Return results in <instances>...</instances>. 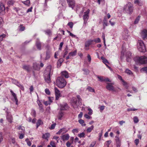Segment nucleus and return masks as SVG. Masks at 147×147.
Masks as SVG:
<instances>
[{"label":"nucleus","mask_w":147,"mask_h":147,"mask_svg":"<svg viewBox=\"0 0 147 147\" xmlns=\"http://www.w3.org/2000/svg\"><path fill=\"white\" fill-rule=\"evenodd\" d=\"M19 134H20V135L19 136V138L20 139H23L24 136V134H20V133H19Z\"/></svg>","instance_id":"60"},{"label":"nucleus","mask_w":147,"mask_h":147,"mask_svg":"<svg viewBox=\"0 0 147 147\" xmlns=\"http://www.w3.org/2000/svg\"><path fill=\"white\" fill-rule=\"evenodd\" d=\"M57 85L59 88H62L64 87L66 84L65 80L62 77H58L56 80Z\"/></svg>","instance_id":"3"},{"label":"nucleus","mask_w":147,"mask_h":147,"mask_svg":"<svg viewBox=\"0 0 147 147\" xmlns=\"http://www.w3.org/2000/svg\"><path fill=\"white\" fill-rule=\"evenodd\" d=\"M62 3H61L62 6L61 9L64 10L65 9V1L64 0H62Z\"/></svg>","instance_id":"29"},{"label":"nucleus","mask_w":147,"mask_h":147,"mask_svg":"<svg viewBox=\"0 0 147 147\" xmlns=\"http://www.w3.org/2000/svg\"><path fill=\"white\" fill-rule=\"evenodd\" d=\"M5 5L2 2H0V14L3 15L5 13Z\"/></svg>","instance_id":"7"},{"label":"nucleus","mask_w":147,"mask_h":147,"mask_svg":"<svg viewBox=\"0 0 147 147\" xmlns=\"http://www.w3.org/2000/svg\"><path fill=\"white\" fill-rule=\"evenodd\" d=\"M112 19H111L109 21V22L112 26H113L115 25V22L114 21H112Z\"/></svg>","instance_id":"57"},{"label":"nucleus","mask_w":147,"mask_h":147,"mask_svg":"<svg viewBox=\"0 0 147 147\" xmlns=\"http://www.w3.org/2000/svg\"><path fill=\"white\" fill-rule=\"evenodd\" d=\"M34 88L33 86H30L29 88V90L30 91V92L31 94H32V92H33L34 90Z\"/></svg>","instance_id":"53"},{"label":"nucleus","mask_w":147,"mask_h":147,"mask_svg":"<svg viewBox=\"0 0 147 147\" xmlns=\"http://www.w3.org/2000/svg\"><path fill=\"white\" fill-rule=\"evenodd\" d=\"M107 85L106 86V88L109 90L112 91L113 92H116V90L114 88L113 84L112 83H107Z\"/></svg>","instance_id":"8"},{"label":"nucleus","mask_w":147,"mask_h":147,"mask_svg":"<svg viewBox=\"0 0 147 147\" xmlns=\"http://www.w3.org/2000/svg\"><path fill=\"white\" fill-rule=\"evenodd\" d=\"M83 71L84 72V74L87 75L90 72L89 70L88 69H83Z\"/></svg>","instance_id":"44"},{"label":"nucleus","mask_w":147,"mask_h":147,"mask_svg":"<svg viewBox=\"0 0 147 147\" xmlns=\"http://www.w3.org/2000/svg\"><path fill=\"white\" fill-rule=\"evenodd\" d=\"M69 7L73 9L75 6V2L74 0H67Z\"/></svg>","instance_id":"10"},{"label":"nucleus","mask_w":147,"mask_h":147,"mask_svg":"<svg viewBox=\"0 0 147 147\" xmlns=\"http://www.w3.org/2000/svg\"><path fill=\"white\" fill-rule=\"evenodd\" d=\"M14 3V1L13 0L9 1L7 2V4L9 6L13 5Z\"/></svg>","instance_id":"39"},{"label":"nucleus","mask_w":147,"mask_h":147,"mask_svg":"<svg viewBox=\"0 0 147 147\" xmlns=\"http://www.w3.org/2000/svg\"><path fill=\"white\" fill-rule=\"evenodd\" d=\"M63 115V113L61 111H60L59 112L58 117V119L59 120H61V118Z\"/></svg>","instance_id":"27"},{"label":"nucleus","mask_w":147,"mask_h":147,"mask_svg":"<svg viewBox=\"0 0 147 147\" xmlns=\"http://www.w3.org/2000/svg\"><path fill=\"white\" fill-rule=\"evenodd\" d=\"M8 110V109L7 108L6 110L5 111L7 114L6 118L7 119L8 121L10 122V123H11L12 122L13 117L11 115H9V114Z\"/></svg>","instance_id":"9"},{"label":"nucleus","mask_w":147,"mask_h":147,"mask_svg":"<svg viewBox=\"0 0 147 147\" xmlns=\"http://www.w3.org/2000/svg\"><path fill=\"white\" fill-rule=\"evenodd\" d=\"M140 16H138V17L136 18L135 20L134 21V24H136L138 23L140 20Z\"/></svg>","instance_id":"45"},{"label":"nucleus","mask_w":147,"mask_h":147,"mask_svg":"<svg viewBox=\"0 0 147 147\" xmlns=\"http://www.w3.org/2000/svg\"><path fill=\"white\" fill-rule=\"evenodd\" d=\"M133 120L134 123H137L139 121V120L138 117L136 116L134 117Z\"/></svg>","instance_id":"43"},{"label":"nucleus","mask_w":147,"mask_h":147,"mask_svg":"<svg viewBox=\"0 0 147 147\" xmlns=\"http://www.w3.org/2000/svg\"><path fill=\"white\" fill-rule=\"evenodd\" d=\"M101 59L102 60V61L103 63H105L106 65L107 64V63H109V62L108 61L103 57H101Z\"/></svg>","instance_id":"33"},{"label":"nucleus","mask_w":147,"mask_h":147,"mask_svg":"<svg viewBox=\"0 0 147 147\" xmlns=\"http://www.w3.org/2000/svg\"><path fill=\"white\" fill-rule=\"evenodd\" d=\"M45 34L47 35H50L51 34V32L50 30H47L45 31Z\"/></svg>","instance_id":"47"},{"label":"nucleus","mask_w":147,"mask_h":147,"mask_svg":"<svg viewBox=\"0 0 147 147\" xmlns=\"http://www.w3.org/2000/svg\"><path fill=\"white\" fill-rule=\"evenodd\" d=\"M97 78L99 80V81L101 82H103L104 81V79L102 76H97Z\"/></svg>","instance_id":"46"},{"label":"nucleus","mask_w":147,"mask_h":147,"mask_svg":"<svg viewBox=\"0 0 147 147\" xmlns=\"http://www.w3.org/2000/svg\"><path fill=\"white\" fill-rule=\"evenodd\" d=\"M13 9L16 11V12L18 13V14L20 15H21L20 14L19 12V11L20 10V9L19 8L15 7L13 8Z\"/></svg>","instance_id":"51"},{"label":"nucleus","mask_w":147,"mask_h":147,"mask_svg":"<svg viewBox=\"0 0 147 147\" xmlns=\"http://www.w3.org/2000/svg\"><path fill=\"white\" fill-rule=\"evenodd\" d=\"M138 44L140 46H144L145 45L143 41L140 40H138Z\"/></svg>","instance_id":"37"},{"label":"nucleus","mask_w":147,"mask_h":147,"mask_svg":"<svg viewBox=\"0 0 147 147\" xmlns=\"http://www.w3.org/2000/svg\"><path fill=\"white\" fill-rule=\"evenodd\" d=\"M94 43L93 40H89L85 42V46H89L93 45Z\"/></svg>","instance_id":"20"},{"label":"nucleus","mask_w":147,"mask_h":147,"mask_svg":"<svg viewBox=\"0 0 147 147\" xmlns=\"http://www.w3.org/2000/svg\"><path fill=\"white\" fill-rule=\"evenodd\" d=\"M117 147H120L121 146V142L120 139H115Z\"/></svg>","instance_id":"26"},{"label":"nucleus","mask_w":147,"mask_h":147,"mask_svg":"<svg viewBox=\"0 0 147 147\" xmlns=\"http://www.w3.org/2000/svg\"><path fill=\"white\" fill-rule=\"evenodd\" d=\"M18 129L19 130H22L23 132L25 131L24 127L20 126L19 127Z\"/></svg>","instance_id":"61"},{"label":"nucleus","mask_w":147,"mask_h":147,"mask_svg":"<svg viewBox=\"0 0 147 147\" xmlns=\"http://www.w3.org/2000/svg\"><path fill=\"white\" fill-rule=\"evenodd\" d=\"M68 49V47H66L65 49V52L64 53V55L63 56V57H64L65 56V55H66L68 53V52L67 50Z\"/></svg>","instance_id":"49"},{"label":"nucleus","mask_w":147,"mask_h":147,"mask_svg":"<svg viewBox=\"0 0 147 147\" xmlns=\"http://www.w3.org/2000/svg\"><path fill=\"white\" fill-rule=\"evenodd\" d=\"M103 22V25L104 27V28H105L106 26H108V22L106 18H104Z\"/></svg>","instance_id":"32"},{"label":"nucleus","mask_w":147,"mask_h":147,"mask_svg":"<svg viewBox=\"0 0 147 147\" xmlns=\"http://www.w3.org/2000/svg\"><path fill=\"white\" fill-rule=\"evenodd\" d=\"M42 124L43 122L40 119L38 120L37 122L36 123V128H37L40 125Z\"/></svg>","instance_id":"28"},{"label":"nucleus","mask_w":147,"mask_h":147,"mask_svg":"<svg viewBox=\"0 0 147 147\" xmlns=\"http://www.w3.org/2000/svg\"><path fill=\"white\" fill-rule=\"evenodd\" d=\"M78 129L77 128L74 129H73L72 131V132L75 134V133H77L78 132Z\"/></svg>","instance_id":"59"},{"label":"nucleus","mask_w":147,"mask_h":147,"mask_svg":"<svg viewBox=\"0 0 147 147\" xmlns=\"http://www.w3.org/2000/svg\"><path fill=\"white\" fill-rule=\"evenodd\" d=\"M69 138V136L68 134H67L61 136V138L63 141L68 140Z\"/></svg>","instance_id":"19"},{"label":"nucleus","mask_w":147,"mask_h":147,"mask_svg":"<svg viewBox=\"0 0 147 147\" xmlns=\"http://www.w3.org/2000/svg\"><path fill=\"white\" fill-rule=\"evenodd\" d=\"M49 98V105H50L51 103L52 102V100L53 99V97H48Z\"/></svg>","instance_id":"48"},{"label":"nucleus","mask_w":147,"mask_h":147,"mask_svg":"<svg viewBox=\"0 0 147 147\" xmlns=\"http://www.w3.org/2000/svg\"><path fill=\"white\" fill-rule=\"evenodd\" d=\"M61 74L62 76V78L64 77L66 78H68L69 77L68 72L66 71H62L61 73Z\"/></svg>","instance_id":"17"},{"label":"nucleus","mask_w":147,"mask_h":147,"mask_svg":"<svg viewBox=\"0 0 147 147\" xmlns=\"http://www.w3.org/2000/svg\"><path fill=\"white\" fill-rule=\"evenodd\" d=\"M72 105L74 108L78 107V105L77 104V100L76 98H73L72 102Z\"/></svg>","instance_id":"16"},{"label":"nucleus","mask_w":147,"mask_h":147,"mask_svg":"<svg viewBox=\"0 0 147 147\" xmlns=\"http://www.w3.org/2000/svg\"><path fill=\"white\" fill-rule=\"evenodd\" d=\"M10 92L12 96L13 97L14 99V100L16 102V105H18V100L16 94L12 90H11L10 91Z\"/></svg>","instance_id":"14"},{"label":"nucleus","mask_w":147,"mask_h":147,"mask_svg":"<svg viewBox=\"0 0 147 147\" xmlns=\"http://www.w3.org/2000/svg\"><path fill=\"white\" fill-rule=\"evenodd\" d=\"M123 83V84L124 86L126 88H127L128 86L127 85V83L124 80H123L122 81Z\"/></svg>","instance_id":"63"},{"label":"nucleus","mask_w":147,"mask_h":147,"mask_svg":"<svg viewBox=\"0 0 147 147\" xmlns=\"http://www.w3.org/2000/svg\"><path fill=\"white\" fill-rule=\"evenodd\" d=\"M141 71L145 72V73L147 74V67H145L142 68L141 69Z\"/></svg>","instance_id":"55"},{"label":"nucleus","mask_w":147,"mask_h":147,"mask_svg":"<svg viewBox=\"0 0 147 147\" xmlns=\"http://www.w3.org/2000/svg\"><path fill=\"white\" fill-rule=\"evenodd\" d=\"M67 25L69 26L70 28H72L73 26V24L72 22H69L68 23Z\"/></svg>","instance_id":"56"},{"label":"nucleus","mask_w":147,"mask_h":147,"mask_svg":"<svg viewBox=\"0 0 147 147\" xmlns=\"http://www.w3.org/2000/svg\"><path fill=\"white\" fill-rule=\"evenodd\" d=\"M45 93L47 95H49L50 94V92L48 88H46L45 90Z\"/></svg>","instance_id":"52"},{"label":"nucleus","mask_w":147,"mask_h":147,"mask_svg":"<svg viewBox=\"0 0 147 147\" xmlns=\"http://www.w3.org/2000/svg\"><path fill=\"white\" fill-rule=\"evenodd\" d=\"M125 72L129 75H131L132 74V72L128 69H126Z\"/></svg>","instance_id":"41"},{"label":"nucleus","mask_w":147,"mask_h":147,"mask_svg":"<svg viewBox=\"0 0 147 147\" xmlns=\"http://www.w3.org/2000/svg\"><path fill=\"white\" fill-rule=\"evenodd\" d=\"M37 102L39 107L40 110L42 112H43L44 109L43 107V106L41 103L40 102V100L39 99H37Z\"/></svg>","instance_id":"18"},{"label":"nucleus","mask_w":147,"mask_h":147,"mask_svg":"<svg viewBox=\"0 0 147 147\" xmlns=\"http://www.w3.org/2000/svg\"><path fill=\"white\" fill-rule=\"evenodd\" d=\"M134 3L139 6H141L143 4V2L141 0H136L134 1Z\"/></svg>","instance_id":"24"},{"label":"nucleus","mask_w":147,"mask_h":147,"mask_svg":"<svg viewBox=\"0 0 147 147\" xmlns=\"http://www.w3.org/2000/svg\"><path fill=\"white\" fill-rule=\"evenodd\" d=\"M84 117L88 119H90L91 118V117L90 116L87 114H86L84 115Z\"/></svg>","instance_id":"62"},{"label":"nucleus","mask_w":147,"mask_h":147,"mask_svg":"<svg viewBox=\"0 0 147 147\" xmlns=\"http://www.w3.org/2000/svg\"><path fill=\"white\" fill-rule=\"evenodd\" d=\"M94 127L93 125L91 126L90 127H88L87 129V131L88 133H90L93 129Z\"/></svg>","instance_id":"35"},{"label":"nucleus","mask_w":147,"mask_h":147,"mask_svg":"<svg viewBox=\"0 0 147 147\" xmlns=\"http://www.w3.org/2000/svg\"><path fill=\"white\" fill-rule=\"evenodd\" d=\"M50 136V134L49 133L43 134L42 138L48 141Z\"/></svg>","instance_id":"15"},{"label":"nucleus","mask_w":147,"mask_h":147,"mask_svg":"<svg viewBox=\"0 0 147 147\" xmlns=\"http://www.w3.org/2000/svg\"><path fill=\"white\" fill-rule=\"evenodd\" d=\"M134 60L137 64H145L147 62V58L145 56L140 57H136Z\"/></svg>","instance_id":"2"},{"label":"nucleus","mask_w":147,"mask_h":147,"mask_svg":"<svg viewBox=\"0 0 147 147\" xmlns=\"http://www.w3.org/2000/svg\"><path fill=\"white\" fill-rule=\"evenodd\" d=\"M90 9H88L86 11L84 12V14L83 16V19L84 20V24L85 25L87 23V22L89 18V14Z\"/></svg>","instance_id":"5"},{"label":"nucleus","mask_w":147,"mask_h":147,"mask_svg":"<svg viewBox=\"0 0 147 147\" xmlns=\"http://www.w3.org/2000/svg\"><path fill=\"white\" fill-rule=\"evenodd\" d=\"M60 108L61 110H66L68 109L67 104L66 103L61 104L60 106Z\"/></svg>","instance_id":"13"},{"label":"nucleus","mask_w":147,"mask_h":147,"mask_svg":"<svg viewBox=\"0 0 147 147\" xmlns=\"http://www.w3.org/2000/svg\"><path fill=\"white\" fill-rule=\"evenodd\" d=\"M55 99L57 100H58L59 97L61 96L60 91L56 87L55 88Z\"/></svg>","instance_id":"11"},{"label":"nucleus","mask_w":147,"mask_h":147,"mask_svg":"<svg viewBox=\"0 0 147 147\" xmlns=\"http://www.w3.org/2000/svg\"><path fill=\"white\" fill-rule=\"evenodd\" d=\"M50 57V53L49 51H47L46 53V57L45 58V60L49 59Z\"/></svg>","instance_id":"40"},{"label":"nucleus","mask_w":147,"mask_h":147,"mask_svg":"<svg viewBox=\"0 0 147 147\" xmlns=\"http://www.w3.org/2000/svg\"><path fill=\"white\" fill-rule=\"evenodd\" d=\"M134 142L136 144V146H137L139 143V140L138 139H136L134 140Z\"/></svg>","instance_id":"64"},{"label":"nucleus","mask_w":147,"mask_h":147,"mask_svg":"<svg viewBox=\"0 0 147 147\" xmlns=\"http://www.w3.org/2000/svg\"><path fill=\"white\" fill-rule=\"evenodd\" d=\"M139 51L141 52H145L146 51V47H138Z\"/></svg>","instance_id":"22"},{"label":"nucleus","mask_w":147,"mask_h":147,"mask_svg":"<svg viewBox=\"0 0 147 147\" xmlns=\"http://www.w3.org/2000/svg\"><path fill=\"white\" fill-rule=\"evenodd\" d=\"M78 121L83 126H85L86 125V124L84 123V121L82 119H80Z\"/></svg>","instance_id":"34"},{"label":"nucleus","mask_w":147,"mask_h":147,"mask_svg":"<svg viewBox=\"0 0 147 147\" xmlns=\"http://www.w3.org/2000/svg\"><path fill=\"white\" fill-rule=\"evenodd\" d=\"M5 35L4 34L0 35V41H1L3 40V38H5Z\"/></svg>","instance_id":"58"},{"label":"nucleus","mask_w":147,"mask_h":147,"mask_svg":"<svg viewBox=\"0 0 147 147\" xmlns=\"http://www.w3.org/2000/svg\"><path fill=\"white\" fill-rule=\"evenodd\" d=\"M87 89L90 92H95V90L94 89L90 86L88 87Z\"/></svg>","instance_id":"38"},{"label":"nucleus","mask_w":147,"mask_h":147,"mask_svg":"<svg viewBox=\"0 0 147 147\" xmlns=\"http://www.w3.org/2000/svg\"><path fill=\"white\" fill-rule=\"evenodd\" d=\"M88 110L89 111L88 113V114L90 115H92L93 112L91 108H89L88 109Z\"/></svg>","instance_id":"50"},{"label":"nucleus","mask_w":147,"mask_h":147,"mask_svg":"<svg viewBox=\"0 0 147 147\" xmlns=\"http://www.w3.org/2000/svg\"><path fill=\"white\" fill-rule=\"evenodd\" d=\"M78 136L80 138H85V133L83 132L80 134H78Z\"/></svg>","instance_id":"36"},{"label":"nucleus","mask_w":147,"mask_h":147,"mask_svg":"<svg viewBox=\"0 0 147 147\" xmlns=\"http://www.w3.org/2000/svg\"><path fill=\"white\" fill-rule=\"evenodd\" d=\"M122 51H121V58L122 59L123 57L124 53L126 52V60L127 62H130L131 61V59L132 57V53L130 51H128L126 52L125 47H122Z\"/></svg>","instance_id":"1"},{"label":"nucleus","mask_w":147,"mask_h":147,"mask_svg":"<svg viewBox=\"0 0 147 147\" xmlns=\"http://www.w3.org/2000/svg\"><path fill=\"white\" fill-rule=\"evenodd\" d=\"M77 54V51L75 50L74 51L69 53V55L70 57H73L75 56Z\"/></svg>","instance_id":"25"},{"label":"nucleus","mask_w":147,"mask_h":147,"mask_svg":"<svg viewBox=\"0 0 147 147\" xmlns=\"http://www.w3.org/2000/svg\"><path fill=\"white\" fill-rule=\"evenodd\" d=\"M141 35L144 40L147 38V30L145 29L143 30L141 33Z\"/></svg>","instance_id":"12"},{"label":"nucleus","mask_w":147,"mask_h":147,"mask_svg":"<svg viewBox=\"0 0 147 147\" xmlns=\"http://www.w3.org/2000/svg\"><path fill=\"white\" fill-rule=\"evenodd\" d=\"M94 43H98L100 42V39L99 38H97L93 40Z\"/></svg>","instance_id":"42"},{"label":"nucleus","mask_w":147,"mask_h":147,"mask_svg":"<svg viewBox=\"0 0 147 147\" xmlns=\"http://www.w3.org/2000/svg\"><path fill=\"white\" fill-rule=\"evenodd\" d=\"M50 70H48L47 73L45 72L44 78L45 81L48 83L51 82V79L50 76Z\"/></svg>","instance_id":"6"},{"label":"nucleus","mask_w":147,"mask_h":147,"mask_svg":"<svg viewBox=\"0 0 147 147\" xmlns=\"http://www.w3.org/2000/svg\"><path fill=\"white\" fill-rule=\"evenodd\" d=\"M138 109H136L134 108H129L127 109V111H135L137 110Z\"/></svg>","instance_id":"54"},{"label":"nucleus","mask_w":147,"mask_h":147,"mask_svg":"<svg viewBox=\"0 0 147 147\" xmlns=\"http://www.w3.org/2000/svg\"><path fill=\"white\" fill-rule=\"evenodd\" d=\"M65 129H61L59 130V131L57 133V134H60L62 132L63 134L64 133L67 131V130L65 131Z\"/></svg>","instance_id":"31"},{"label":"nucleus","mask_w":147,"mask_h":147,"mask_svg":"<svg viewBox=\"0 0 147 147\" xmlns=\"http://www.w3.org/2000/svg\"><path fill=\"white\" fill-rule=\"evenodd\" d=\"M22 2L25 5L28 6H29L30 3V0H27L25 1H22Z\"/></svg>","instance_id":"30"},{"label":"nucleus","mask_w":147,"mask_h":147,"mask_svg":"<svg viewBox=\"0 0 147 147\" xmlns=\"http://www.w3.org/2000/svg\"><path fill=\"white\" fill-rule=\"evenodd\" d=\"M133 10L132 4L130 2H128L123 8V11L126 13L129 14H131Z\"/></svg>","instance_id":"4"},{"label":"nucleus","mask_w":147,"mask_h":147,"mask_svg":"<svg viewBox=\"0 0 147 147\" xmlns=\"http://www.w3.org/2000/svg\"><path fill=\"white\" fill-rule=\"evenodd\" d=\"M22 68L28 72L30 71L31 69V67L29 65H24L23 66Z\"/></svg>","instance_id":"21"},{"label":"nucleus","mask_w":147,"mask_h":147,"mask_svg":"<svg viewBox=\"0 0 147 147\" xmlns=\"http://www.w3.org/2000/svg\"><path fill=\"white\" fill-rule=\"evenodd\" d=\"M33 67L34 69L36 70H38L40 69L39 64L36 63H33Z\"/></svg>","instance_id":"23"}]
</instances>
